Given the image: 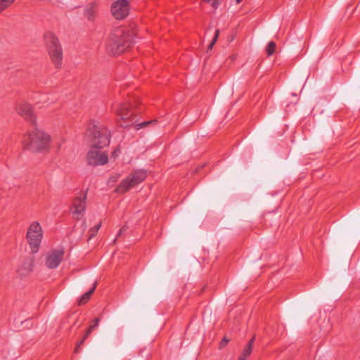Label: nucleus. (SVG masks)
<instances>
[{
  "instance_id": "nucleus-1",
  "label": "nucleus",
  "mask_w": 360,
  "mask_h": 360,
  "mask_svg": "<svg viewBox=\"0 0 360 360\" xmlns=\"http://www.w3.org/2000/svg\"><path fill=\"white\" fill-rule=\"evenodd\" d=\"M86 138L91 139L93 146L86 154V160L92 166L103 165L108 158L106 153L99 150L110 143V134L108 129L98 122L90 123L85 133Z\"/></svg>"
},
{
  "instance_id": "nucleus-2",
  "label": "nucleus",
  "mask_w": 360,
  "mask_h": 360,
  "mask_svg": "<svg viewBox=\"0 0 360 360\" xmlns=\"http://www.w3.org/2000/svg\"><path fill=\"white\" fill-rule=\"evenodd\" d=\"M134 34L129 29L117 28L109 36L106 50L112 55H119L134 42Z\"/></svg>"
},
{
  "instance_id": "nucleus-3",
  "label": "nucleus",
  "mask_w": 360,
  "mask_h": 360,
  "mask_svg": "<svg viewBox=\"0 0 360 360\" xmlns=\"http://www.w3.org/2000/svg\"><path fill=\"white\" fill-rule=\"evenodd\" d=\"M50 137L37 128H34L23 139L25 148L32 151H39L46 149L49 143Z\"/></svg>"
},
{
  "instance_id": "nucleus-4",
  "label": "nucleus",
  "mask_w": 360,
  "mask_h": 360,
  "mask_svg": "<svg viewBox=\"0 0 360 360\" xmlns=\"http://www.w3.org/2000/svg\"><path fill=\"white\" fill-rule=\"evenodd\" d=\"M26 237L32 252L36 253L43 238V230L39 222L34 221L30 224Z\"/></svg>"
},
{
  "instance_id": "nucleus-5",
  "label": "nucleus",
  "mask_w": 360,
  "mask_h": 360,
  "mask_svg": "<svg viewBox=\"0 0 360 360\" xmlns=\"http://www.w3.org/2000/svg\"><path fill=\"white\" fill-rule=\"evenodd\" d=\"M147 176V172L143 169L135 171L131 174L127 178L122 180L116 188L118 193H125L131 188L143 181Z\"/></svg>"
},
{
  "instance_id": "nucleus-6",
  "label": "nucleus",
  "mask_w": 360,
  "mask_h": 360,
  "mask_svg": "<svg viewBox=\"0 0 360 360\" xmlns=\"http://www.w3.org/2000/svg\"><path fill=\"white\" fill-rule=\"evenodd\" d=\"M48 51L49 56L55 67L58 68L62 65L63 51L59 44L58 40L53 35L50 34L49 37Z\"/></svg>"
},
{
  "instance_id": "nucleus-7",
  "label": "nucleus",
  "mask_w": 360,
  "mask_h": 360,
  "mask_svg": "<svg viewBox=\"0 0 360 360\" xmlns=\"http://www.w3.org/2000/svg\"><path fill=\"white\" fill-rule=\"evenodd\" d=\"M64 255L65 251L62 248L49 250L44 255V266L49 269H56L63 261Z\"/></svg>"
},
{
  "instance_id": "nucleus-8",
  "label": "nucleus",
  "mask_w": 360,
  "mask_h": 360,
  "mask_svg": "<svg viewBox=\"0 0 360 360\" xmlns=\"http://www.w3.org/2000/svg\"><path fill=\"white\" fill-rule=\"evenodd\" d=\"M129 13V0H116L112 3L111 13L115 19H124Z\"/></svg>"
},
{
  "instance_id": "nucleus-9",
  "label": "nucleus",
  "mask_w": 360,
  "mask_h": 360,
  "mask_svg": "<svg viewBox=\"0 0 360 360\" xmlns=\"http://www.w3.org/2000/svg\"><path fill=\"white\" fill-rule=\"evenodd\" d=\"M112 111L124 121L129 120L133 115L131 110L127 104L117 101L112 104Z\"/></svg>"
},
{
  "instance_id": "nucleus-10",
  "label": "nucleus",
  "mask_w": 360,
  "mask_h": 360,
  "mask_svg": "<svg viewBox=\"0 0 360 360\" xmlns=\"http://www.w3.org/2000/svg\"><path fill=\"white\" fill-rule=\"evenodd\" d=\"M86 209V195H80L75 198L72 207L71 208L72 213L77 219H79L84 214Z\"/></svg>"
},
{
  "instance_id": "nucleus-11",
  "label": "nucleus",
  "mask_w": 360,
  "mask_h": 360,
  "mask_svg": "<svg viewBox=\"0 0 360 360\" xmlns=\"http://www.w3.org/2000/svg\"><path fill=\"white\" fill-rule=\"evenodd\" d=\"M16 110L19 115L25 117V119L34 123L35 121L34 116L31 105L27 103L22 102L18 104Z\"/></svg>"
},
{
  "instance_id": "nucleus-12",
  "label": "nucleus",
  "mask_w": 360,
  "mask_h": 360,
  "mask_svg": "<svg viewBox=\"0 0 360 360\" xmlns=\"http://www.w3.org/2000/svg\"><path fill=\"white\" fill-rule=\"evenodd\" d=\"M34 260L32 258L25 259L18 269L20 276H26L32 271Z\"/></svg>"
},
{
  "instance_id": "nucleus-13",
  "label": "nucleus",
  "mask_w": 360,
  "mask_h": 360,
  "mask_svg": "<svg viewBox=\"0 0 360 360\" xmlns=\"http://www.w3.org/2000/svg\"><path fill=\"white\" fill-rule=\"evenodd\" d=\"M98 4L95 1L91 2L85 7L84 15L88 20L93 21L96 18Z\"/></svg>"
},
{
  "instance_id": "nucleus-14",
  "label": "nucleus",
  "mask_w": 360,
  "mask_h": 360,
  "mask_svg": "<svg viewBox=\"0 0 360 360\" xmlns=\"http://www.w3.org/2000/svg\"><path fill=\"white\" fill-rule=\"evenodd\" d=\"M96 285L97 283L95 282L93 285V287L81 297V298L78 301L79 304L81 305L85 304L90 299L91 295L93 294L96 288Z\"/></svg>"
},
{
  "instance_id": "nucleus-15",
  "label": "nucleus",
  "mask_w": 360,
  "mask_h": 360,
  "mask_svg": "<svg viewBox=\"0 0 360 360\" xmlns=\"http://www.w3.org/2000/svg\"><path fill=\"white\" fill-rule=\"evenodd\" d=\"M252 352V348L250 346H245L240 355L238 360H246Z\"/></svg>"
},
{
  "instance_id": "nucleus-16",
  "label": "nucleus",
  "mask_w": 360,
  "mask_h": 360,
  "mask_svg": "<svg viewBox=\"0 0 360 360\" xmlns=\"http://www.w3.org/2000/svg\"><path fill=\"white\" fill-rule=\"evenodd\" d=\"M122 339H123L122 331L119 329L116 331L115 335L114 337V344L115 345H120L122 342Z\"/></svg>"
},
{
  "instance_id": "nucleus-17",
  "label": "nucleus",
  "mask_w": 360,
  "mask_h": 360,
  "mask_svg": "<svg viewBox=\"0 0 360 360\" xmlns=\"http://www.w3.org/2000/svg\"><path fill=\"white\" fill-rule=\"evenodd\" d=\"M276 49V44L274 41H270L267 44L266 51L269 56H271L274 53Z\"/></svg>"
},
{
  "instance_id": "nucleus-18",
  "label": "nucleus",
  "mask_w": 360,
  "mask_h": 360,
  "mask_svg": "<svg viewBox=\"0 0 360 360\" xmlns=\"http://www.w3.org/2000/svg\"><path fill=\"white\" fill-rule=\"evenodd\" d=\"M91 332H92V330L90 328L87 329L84 336L81 340V341L77 344V345L75 348V352H79V347L84 343V340L88 338V336L91 334Z\"/></svg>"
},
{
  "instance_id": "nucleus-19",
  "label": "nucleus",
  "mask_w": 360,
  "mask_h": 360,
  "mask_svg": "<svg viewBox=\"0 0 360 360\" xmlns=\"http://www.w3.org/2000/svg\"><path fill=\"white\" fill-rule=\"evenodd\" d=\"M15 0H0V12L8 7Z\"/></svg>"
},
{
  "instance_id": "nucleus-20",
  "label": "nucleus",
  "mask_w": 360,
  "mask_h": 360,
  "mask_svg": "<svg viewBox=\"0 0 360 360\" xmlns=\"http://www.w3.org/2000/svg\"><path fill=\"white\" fill-rule=\"evenodd\" d=\"M101 222L98 223L96 226H95L94 227L91 228L89 229V239H91L93 237H94L98 231L99 230V229L101 228Z\"/></svg>"
},
{
  "instance_id": "nucleus-21",
  "label": "nucleus",
  "mask_w": 360,
  "mask_h": 360,
  "mask_svg": "<svg viewBox=\"0 0 360 360\" xmlns=\"http://www.w3.org/2000/svg\"><path fill=\"white\" fill-rule=\"evenodd\" d=\"M219 30H217L215 31V34H214V36L212 40V41L210 42V44H209L208 46V48H207V51H210V50H212V48H213V46L214 45V44L217 42L218 38H219Z\"/></svg>"
},
{
  "instance_id": "nucleus-22",
  "label": "nucleus",
  "mask_w": 360,
  "mask_h": 360,
  "mask_svg": "<svg viewBox=\"0 0 360 360\" xmlns=\"http://www.w3.org/2000/svg\"><path fill=\"white\" fill-rule=\"evenodd\" d=\"M155 122H156V120H153L150 121H145V122H142L141 123L136 124L135 127H136V129H140L141 128L146 127L148 126L149 124H150L152 123H155Z\"/></svg>"
},
{
  "instance_id": "nucleus-23",
  "label": "nucleus",
  "mask_w": 360,
  "mask_h": 360,
  "mask_svg": "<svg viewBox=\"0 0 360 360\" xmlns=\"http://www.w3.org/2000/svg\"><path fill=\"white\" fill-rule=\"evenodd\" d=\"M127 229H128V227H127L126 225L123 226L120 229V231H119V232H118V233H117V235L116 238L114 240V242L116 240V239H117L119 236H122V234H123V233H124L127 230Z\"/></svg>"
},
{
  "instance_id": "nucleus-24",
  "label": "nucleus",
  "mask_w": 360,
  "mask_h": 360,
  "mask_svg": "<svg viewBox=\"0 0 360 360\" xmlns=\"http://www.w3.org/2000/svg\"><path fill=\"white\" fill-rule=\"evenodd\" d=\"M229 339L224 338L219 343V349H222L223 347H224L229 342Z\"/></svg>"
},
{
  "instance_id": "nucleus-25",
  "label": "nucleus",
  "mask_w": 360,
  "mask_h": 360,
  "mask_svg": "<svg viewBox=\"0 0 360 360\" xmlns=\"http://www.w3.org/2000/svg\"><path fill=\"white\" fill-rule=\"evenodd\" d=\"M255 342V337H252L248 342V343L246 345L247 346H250V347H253V344Z\"/></svg>"
},
{
  "instance_id": "nucleus-26",
  "label": "nucleus",
  "mask_w": 360,
  "mask_h": 360,
  "mask_svg": "<svg viewBox=\"0 0 360 360\" xmlns=\"http://www.w3.org/2000/svg\"><path fill=\"white\" fill-rule=\"evenodd\" d=\"M119 178V175H112L110 179V181H112V182H115Z\"/></svg>"
},
{
  "instance_id": "nucleus-27",
  "label": "nucleus",
  "mask_w": 360,
  "mask_h": 360,
  "mask_svg": "<svg viewBox=\"0 0 360 360\" xmlns=\"http://www.w3.org/2000/svg\"><path fill=\"white\" fill-rule=\"evenodd\" d=\"M99 321V318H96L95 319H94L92 325H94V326L95 327H97L98 326Z\"/></svg>"
},
{
  "instance_id": "nucleus-28",
  "label": "nucleus",
  "mask_w": 360,
  "mask_h": 360,
  "mask_svg": "<svg viewBox=\"0 0 360 360\" xmlns=\"http://www.w3.org/2000/svg\"><path fill=\"white\" fill-rule=\"evenodd\" d=\"M96 327L94 326V325H92V324L89 327V328H90L91 330H93Z\"/></svg>"
},
{
  "instance_id": "nucleus-29",
  "label": "nucleus",
  "mask_w": 360,
  "mask_h": 360,
  "mask_svg": "<svg viewBox=\"0 0 360 360\" xmlns=\"http://www.w3.org/2000/svg\"><path fill=\"white\" fill-rule=\"evenodd\" d=\"M45 97H46L45 95H43V98H41L42 101H45Z\"/></svg>"
},
{
  "instance_id": "nucleus-30",
  "label": "nucleus",
  "mask_w": 360,
  "mask_h": 360,
  "mask_svg": "<svg viewBox=\"0 0 360 360\" xmlns=\"http://www.w3.org/2000/svg\"><path fill=\"white\" fill-rule=\"evenodd\" d=\"M241 1H242V0H236V3H237V4H239V3H240V2H241Z\"/></svg>"
}]
</instances>
